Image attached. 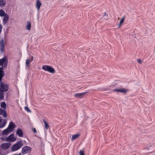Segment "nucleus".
Masks as SVG:
<instances>
[{
    "mask_svg": "<svg viewBox=\"0 0 155 155\" xmlns=\"http://www.w3.org/2000/svg\"><path fill=\"white\" fill-rule=\"evenodd\" d=\"M2 112L3 110L0 108V115H1V114H2Z\"/></svg>",
    "mask_w": 155,
    "mask_h": 155,
    "instance_id": "473e14b6",
    "label": "nucleus"
},
{
    "mask_svg": "<svg viewBox=\"0 0 155 155\" xmlns=\"http://www.w3.org/2000/svg\"><path fill=\"white\" fill-rule=\"evenodd\" d=\"M25 109L26 111H27L28 112H31V111L30 110L29 108L27 107H25Z\"/></svg>",
    "mask_w": 155,
    "mask_h": 155,
    "instance_id": "cd10ccee",
    "label": "nucleus"
},
{
    "mask_svg": "<svg viewBox=\"0 0 155 155\" xmlns=\"http://www.w3.org/2000/svg\"><path fill=\"white\" fill-rule=\"evenodd\" d=\"M148 149V148H147L146 149Z\"/></svg>",
    "mask_w": 155,
    "mask_h": 155,
    "instance_id": "c9c22d12",
    "label": "nucleus"
},
{
    "mask_svg": "<svg viewBox=\"0 0 155 155\" xmlns=\"http://www.w3.org/2000/svg\"><path fill=\"white\" fill-rule=\"evenodd\" d=\"M0 47L1 51H3L5 48V44L4 40L3 39H2L0 40Z\"/></svg>",
    "mask_w": 155,
    "mask_h": 155,
    "instance_id": "f8f14e48",
    "label": "nucleus"
},
{
    "mask_svg": "<svg viewBox=\"0 0 155 155\" xmlns=\"http://www.w3.org/2000/svg\"><path fill=\"white\" fill-rule=\"evenodd\" d=\"M4 74V73L3 71V68L2 67L0 68V75L3 76Z\"/></svg>",
    "mask_w": 155,
    "mask_h": 155,
    "instance_id": "b1692460",
    "label": "nucleus"
},
{
    "mask_svg": "<svg viewBox=\"0 0 155 155\" xmlns=\"http://www.w3.org/2000/svg\"><path fill=\"white\" fill-rule=\"evenodd\" d=\"M1 114L2 115L3 117L5 118L7 116V114L6 112L4 110H3V112Z\"/></svg>",
    "mask_w": 155,
    "mask_h": 155,
    "instance_id": "393cba45",
    "label": "nucleus"
},
{
    "mask_svg": "<svg viewBox=\"0 0 155 155\" xmlns=\"http://www.w3.org/2000/svg\"><path fill=\"white\" fill-rule=\"evenodd\" d=\"M16 140V138L14 137V134H10L6 139V140L7 141L10 142L14 141Z\"/></svg>",
    "mask_w": 155,
    "mask_h": 155,
    "instance_id": "0eeeda50",
    "label": "nucleus"
},
{
    "mask_svg": "<svg viewBox=\"0 0 155 155\" xmlns=\"http://www.w3.org/2000/svg\"><path fill=\"white\" fill-rule=\"evenodd\" d=\"M85 94V93H77L74 94V96L75 97L81 98Z\"/></svg>",
    "mask_w": 155,
    "mask_h": 155,
    "instance_id": "dca6fc26",
    "label": "nucleus"
},
{
    "mask_svg": "<svg viewBox=\"0 0 155 155\" xmlns=\"http://www.w3.org/2000/svg\"><path fill=\"white\" fill-rule=\"evenodd\" d=\"M79 136V134H77L74 135H73L72 136V137L71 139V141H74V140L76 139Z\"/></svg>",
    "mask_w": 155,
    "mask_h": 155,
    "instance_id": "f3484780",
    "label": "nucleus"
},
{
    "mask_svg": "<svg viewBox=\"0 0 155 155\" xmlns=\"http://www.w3.org/2000/svg\"><path fill=\"white\" fill-rule=\"evenodd\" d=\"M103 17L105 19H107V15L106 14V13H104L103 15Z\"/></svg>",
    "mask_w": 155,
    "mask_h": 155,
    "instance_id": "c85d7f7f",
    "label": "nucleus"
},
{
    "mask_svg": "<svg viewBox=\"0 0 155 155\" xmlns=\"http://www.w3.org/2000/svg\"><path fill=\"white\" fill-rule=\"evenodd\" d=\"M31 150V147L27 146L24 147L22 149V153L24 154H26L30 153Z\"/></svg>",
    "mask_w": 155,
    "mask_h": 155,
    "instance_id": "423d86ee",
    "label": "nucleus"
},
{
    "mask_svg": "<svg viewBox=\"0 0 155 155\" xmlns=\"http://www.w3.org/2000/svg\"><path fill=\"white\" fill-rule=\"evenodd\" d=\"M113 91H117L118 92L125 93L128 92V90L127 89H125L123 88L120 89H114L113 90Z\"/></svg>",
    "mask_w": 155,
    "mask_h": 155,
    "instance_id": "6e6552de",
    "label": "nucleus"
},
{
    "mask_svg": "<svg viewBox=\"0 0 155 155\" xmlns=\"http://www.w3.org/2000/svg\"><path fill=\"white\" fill-rule=\"evenodd\" d=\"M9 19V16L8 15H6L3 18L2 23L3 25H5L6 23L8 21Z\"/></svg>",
    "mask_w": 155,
    "mask_h": 155,
    "instance_id": "ddd939ff",
    "label": "nucleus"
},
{
    "mask_svg": "<svg viewBox=\"0 0 155 155\" xmlns=\"http://www.w3.org/2000/svg\"><path fill=\"white\" fill-rule=\"evenodd\" d=\"M2 26L0 24V33L2 32Z\"/></svg>",
    "mask_w": 155,
    "mask_h": 155,
    "instance_id": "7c9ffc66",
    "label": "nucleus"
},
{
    "mask_svg": "<svg viewBox=\"0 0 155 155\" xmlns=\"http://www.w3.org/2000/svg\"><path fill=\"white\" fill-rule=\"evenodd\" d=\"M42 69L45 71H48L51 73H54L55 70L51 66L44 65L42 66Z\"/></svg>",
    "mask_w": 155,
    "mask_h": 155,
    "instance_id": "7ed1b4c3",
    "label": "nucleus"
},
{
    "mask_svg": "<svg viewBox=\"0 0 155 155\" xmlns=\"http://www.w3.org/2000/svg\"><path fill=\"white\" fill-rule=\"evenodd\" d=\"M80 155H84V153L83 150H80L79 152Z\"/></svg>",
    "mask_w": 155,
    "mask_h": 155,
    "instance_id": "bb28decb",
    "label": "nucleus"
},
{
    "mask_svg": "<svg viewBox=\"0 0 155 155\" xmlns=\"http://www.w3.org/2000/svg\"><path fill=\"white\" fill-rule=\"evenodd\" d=\"M6 121L5 120L2 119L1 117H0V128L3 127L6 124Z\"/></svg>",
    "mask_w": 155,
    "mask_h": 155,
    "instance_id": "1a4fd4ad",
    "label": "nucleus"
},
{
    "mask_svg": "<svg viewBox=\"0 0 155 155\" xmlns=\"http://www.w3.org/2000/svg\"><path fill=\"white\" fill-rule=\"evenodd\" d=\"M33 132H34L35 133H36L37 132L36 130V129H35V128H34V129Z\"/></svg>",
    "mask_w": 155,
    "mask_h": 155,
    "instance_id": "72a5a7b5",
    "label": "nucleus"
},
{
    "mask_svg": "<svg viewBox=\"0 0 155 155\" xmlns=\"http://www.w3.org/2000/svg\"><path fill=\"white\" fill-rule=\"evenodd\" d=\"M5 0H0V6L1 7L4 6L5 4Z\"/></svg>",
    "mask_w": 155,
    "mask_h": 155,
    "instance_id": "aec40b11",
    "label": "nucleus"
},
{
    "mask_svg": "<svg viewBox=\"0 0 155 155\" xmlns=\"http://www.w3.org/2000/svg\"><path fill=\"white\" fill-rule=\"evenodd\" d=\"M43 122L45 124V127L46 129H48L49 127V126L47 123L45 121V120H43Z\"/></svg>",
    "mask_w": 155,
    "mask_h": 155,
    "instance_id": "4be33fe9",
    "label": "nucleus"
},
{
    "mask_svg": "<svg viewBox=\"0 0 155 155\" xmlns=\"http://www.w3.org/2000/svg\"><path fill=\"white\" fill-rule=\"evenodd\" d=\"M124 17H123L122 19H121L120 21L119 24V26H120V25H121L123 23H124Z\"/></svg>",
    "mask_w": 155,
    "mask_h": 155,
    "instance_id": "a878e982",
    "label": "nucleus"
},
{
    "mask_svg": "<svg viewBox=\"0 0 155 155\" xmlns=\"http://www.w3.org/2000/svg\"><path fill=\"white\" fill-rule=\"evenodd\" d=\"M4 92L0 90V100H2L4 97Z\"/></svg>",
    "mask_w": 155,
    "mask_h": 155,
    "instance_id": "412c9836",
    "label": "nucleus"
},
{
    "mask_svg": "<svg viewBox=\"0 0 155 155\" xmlns=\"http://www.w3.org/2000/svg\"><path fill=\"white\" fill-rule=\"evenodd\" d=\"M3 76L2 75H0V81H1Z\"/></svg>",
    "mask_w": 155,
    "mask_h": 155,
    "instance_id": "2f4dec72",
    "label": "nucleus"
},
{
    "mask_svg": "<svg viewBox=\"0 0 155 155\" xmlns=\"http://www.w3.org/2000/svg\"><path fill=\"white\" fill-rule=\"evenodd\" d=\"M16 127V126L12 122H10L8 127L2 132V134L4 135L8 134L11 133Z\"/></svg>",
    "mask_w": 155,
    "mask_h": 155,
    "instance_id": "f257e3e1",
    "label": "nucleus"
},
{
    "mask_svg": "<svg viewBox=\"0 0 155 155\" xmlns=\"http://www.w3.org/2000/svg\"><path fill=\"white\" fill-rule=\"evenodd\" d=\"M6 15L8 14H6L5 12L3 10H0V16L1 17L5 16Z\"/></svg>",
    "mask_w": 155,
    "mask_h": 155,
    "instance_id": "a211bd4d",
    "label": "nucleus"
},
{
    "mask_svg": "<svg viewBox=\"0 0 155 155\" xmlns=\"http://www.w3.org/2000/svg\"><path fill=\"white\" fill-rule=\"evenodd\" d=\"M16 134L18 135L19 137H23V134L22 130L20 128H18L16 131Z\"/></svg>",
    "mask_w": 155,
    "mask_h": 155,
    "instance_id": "4468645a",
    "label": "nucleus"
},
{
    "mask_svg": "<svg viewBox=\"0 0 155 155\" xmlns=\"http://www.w3.org/2000/svg\"><path fill=\"white\" fill-rule=\"evenodd\" d=\"M26 29L28 30H30L31 29V25L30 21H28L27 22V25L26 26Z\"/></svg>",
    "mask_w": 155,
    "mask_h": 155,
    "instance_id": "6ab92c4d",
    "label": "nucleus"
},
{
    "mask_svg": "<svg viewBox=\"0 0 155 155\" xmlns=\"http://www.w3.org/2000/svg\"><path fill=\"white\" fill-rule=\"evenodd\" d=\"M33 57L32 56L31 57V58L30 59H27L25 62L26 67H28L30 64L33 61Z\"/></svg>",
    "mask_w": 155,
    "mask_h": 155,
    "instance_id": "9b49d317",
    "label": "nucleus"
},
{
    "mask_svg": "<svg viewBox=\"0 0 155 155\" xmlns=\"http://www.w3.org/2000/svg\"><path fill=\"white\" fill-rule=\"evenodd\" d=\"M23 145V143L20 141L14 144L12 147V150L13 151H16L20 149Z\"/></svg>",
    "mask_w": 155,
    "mask_h": 155,
    "instance_id": "f03ea898",
    "label": "nucleus"
},
{
    "mask_svg": "<svg viewBox=\"0 0 155 155\" xmlns=\"http://www.w3.org/2000/svg\"><path fill=\"white\" fill-rule=\"evenodd\" d=\"M137 61L138 63H139L141 64L142 63V61H141V60L140 59H138L137 60Z\"/></svg>",
    "mask_w": 155,
    "mask_h": 155,
    "instance_id": "c756f323",
    "label": "nucleus"
},
{
    "mask_svg": "<svg viewBox=\"0 0 155 155\" xmlns=\"http://www.w3.org/2000/svg\"><path fill=\"white\" fill-rule=\"evenodd\" d=\"M42 5L41 2L39 0H36L35 7L38 11H39Z\"/></svg>",
    "mask_w": 155,
    "mask_h": 155,
    "instance_id": "9d476101",
    "label": "nucleus"
},
{
    "mask_svg": "<svg viewBox=\"0 0 155 155\" xmlns=\"http://www.w3.org/2000/svg\"><path fill=\"white\" fill-rule=\"evenodd\" d=\"M9 86L7 84H4L2 82H0V90L3 92L7 91L8 89Z\"/></svg>",
    "mask_w": 155,
    "mask_h": 155,
    "instance_id": "20e7f679",
    "label": "nucleus"
},
{
    "mask_svg": "<svg viewBox=\"0 0 155 155\" xmlns=\"http://www.w3.org/2000/svg\"><path fill=\"white\" fill-rule=\"evenodd\" d=\"M1 107L4 109L6 108V104L5 102H2L1 104Z\"/></svg>",
    "mask_w": 155,
    "mask_h": 155,
    "instance_id": "5701e85b",
    "label": "nucleus"
},
{
    "mask_svg": "<svg viewBox=\"0 0 155 155\" xmlns=\"http://www.w3.org/2000/svg\"><path fill=\"white\" fill-rule=\"evenodd\" d=\"M10 145V144L9 143H5L2 144L1 146L3 149L5 150L8 148L9 147Z\"/></svg>",
    "mask_w": 155,
    "mask_h": 155,
    "instance_id": "2eb2a0df",
    "label": "nucleus"
},
{
    "mask_svg": "<svg viewBox=\"0 0 155 155\" xmlns=\"http://www.w3.org/2000/svg\"><path fill=\"white\" fill-rule=\"evenodd\" d=\"M8 64V61L6 58H3L0 60V66L6 67Z\"/></svg>",
    "mask_w": 155,
    "mask_h": 155,
    "instance_id": "39448f33",
    "label": "nucleus"
},
{
    "mask_svg": "<svg viewBox=\"0 0 155 155\" xmlns=\"http://www.w3.org/2000/svg\"><path fill=\"white\" fill-rule=\"evenodd\" d=\"M148 149V148H147L146 149Z\"/></svg>",
    "mask_w": 155,
    "mask_h": 155,
    "instance_id": "f704fd0d",
    "label": "nucleus"
}]
</instances>
